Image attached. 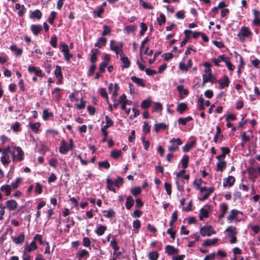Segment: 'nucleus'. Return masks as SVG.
Masks as SVG:
<instances>
[{
    "label": "nucleus",
    "instance_id": "obj_1",
    "mask_svg": "<svg viewBox=\"0 0 260 260\" xmlns=\"http://www.w3.org/2000/svg\"><path fill=\"white\" fill-rule=\"evenodd\" d=\"M11 157L14 162L21 161L24 159V152L20 147H11Z\"/></svg>",
    "mask_w": 260,
    "mask_h": 260
},
{
    "label": "nucleus",
    "instance_id": "obj_2",
    "mask_svg": "<svg viewBox=\"0 0 260 260\" xmlns=\"http://www.w3.org/2000/svg\"><path fill=\"white\" fill-rule=\"evenodd\" d=\"M10 154L11 155V147L7 146L2 149L1 161L4 166H7L10 163Z\"/></svg>",
    "mask_w": 260,
    "mask_h": 260
},
{
    "label": "nucleus",
    "instance_id": "obj_3",
    "mask_svg": "<svg viewBox=\"0 0 260 260\" xmlns=\"http://www.w3.org/2000/svg\"><path fill=\"white\" fill-rule=\"evenodd\" d=\"M252 32L249 28L246 26H243L241 28L237 36L241 42H243L246 39L251 38Z\"/></svg>",
    "mask_w": 260,
    "mask_h": 260
},
{
    "label": "nucleus",
    "instance_id": "obj_4",
    "mask_svg": "<svg viewBox=\"0 0 260 260\" xmlns=\"http://www.w3.org/2000/svg\"><path fill=\"white\" fill-rule=\"evenodd\" d=\"M225 233H228L227 237L231 238L230 241L231 244H234L237 242L236 235L238 231L235 226H229L225 230Z\"/></svg>",
    "mask_w": 260,
    "mask_h": 260
},
{
    "label": "nucleus",
    "instance_id": "obj_5",
    "mask_svg": "<svg viewBox=\"0 0 260 260\" xmlns=\"http://www.w3.org/2000/svg\"><path fill=\"white\" fill-rule=\"evenodd\" d=\"M73 141L72 139L70 140L69 145L65 141L62 140L60 144L59 151L60 153L65 154L68 153L69 150L73 149Z\"/></svg>",
    "mask_w": 260,
    "mask_h": 260
},
{
    "label": "nucleus",
    "instance_id": "obj_6",
    "mask_svg": "<svg viewBox=\"0 0 260 260\" xmlns=\"http://www.w3.org/2000/svg\"><path fill=\"white\" fill-rule=\"evenodd\" d=\"M214 190L213 187H209L207 188L206 187H202L200 189V192L202 197L199 198L200 201H204L207 199L210 194L212 193Z\"/></svg>",
    "mask_w": 260,
    "mask_h": 260
},
{
    "label": "nucleus",
    "instance_id": "obj_7",
    "mask_svg": "<svg viewBox=\"0 0 260 260\" xmlns=\"http://www.w3.org/2000/svg\"><path fill=\"white\" fill-rule=\"evenodd\" d=\"M170 143L171 144V145L168 147V150L170 151L177 150L178 149V146L181 145L182 143L180 138H173L170 140Z\"/></svg>",
    "mask_w": 260,
    "mask_h": 260
},
{
    "label": "nucleus",
    "instance_id": "obj_8",
    "mask_svg": "<svg viewBox=\"0 0 260 260\" xmlns=\"http://www.w3.org/2000/svg\"><path fill=\"white\" fill-rule=\"evenodd\" d=\"M201 234L202 236H210L212 234H215V232L213 230L211 226H204L201 228L200 230Z\"/></svg>",
    "mask_w": 260,
    "mask_h": 260
},
{
    "label": "nucleus",
    "instance_id": "obj_9",
    "mask_svg": "<svg viewBox=\"0 0 260 260\" xmlns=\"http://www.w3.org/2000/svg\"><path fill=\"white\" fill-rule=\"evenodd\" d=\"M123 44L122 42L120 43V45L118 46L115 44L114 40L110 41V49L115 52L116 55L119 54L122 51Z\"/></svg>",
    "mask_w": 260,
    "mask_h": 260
},
{
    "label": "nucleus",
    "instance_id": "obj_10",
    "mask_svg": "<svg viewBox=\"0 0 260 260\" xmlns=\"http://www.w3.org/2000/svg\"><path fill=\"white\" fill-rule=\"evenodd\" d=\"M239 213H241V212L236 209L232 210L229 214V215L227 217L228 222L231 223L234 220H236V221H239L240 220L237 219V215Z\"/></svg>",
    "mask_w": 260,
    "mask_h": 260
},
{
    "label": "nucleus",
    "instance_id": "obj_11",
    "mask_svg": "<svg viewBox=\"0 0 260 260\" xmlns=\"http://www.w3.org/2000/svg\"><path fill=\"white\" fill-rule=\"evenodd\" d=\"M118 86L117 84H113L110 83L109 85V92L112 95V98L114 101L117 95Z\"/></svg>",
    "mask_w": 260,
    "mask_h": 260
},
{
    "label": "nucleus",
    "instance_id": "obj_12",
    "mask_svg": "<svg viewBox=\"0 0 260 260\" xmlns=\"http://www.w3.org/2000/svg\"><path fill=\"white\" fill-rule=\"evenodd\" d=\"M37 249V246L34 240L32 241L29 244H26L24 246L23 253L25 254L26 253H29Z\"/></svg>",
    "mask_w": 260,
    "mask_h": 260
},
{
    "label": "nucleus",
    "instance_id": "obj_13",
    "mask_svg": "<svg viewBox=\"0 0 260 260\" xmlns=\"http://www.w3.org/2000/svg\"><path fill=\"white\" fill-rule=\"evenodd\" d=\"M217 82L219 84V88L223 89L229 86L230 83V80L229 77L225 75L222 78L217 80Z\"/></svg>",
    "mask_w": 260,
    "mask_h": 260
},
{
    "label": "nucleus",
    "instance_id": "obj_14",
    "mask_svg": "<svg viewBox=\"0 0 260 260\" xmlns=\"http://www.w3.org/2000/svg\"><path fill=\"white\" fill-rule=\"evenodd\" d=\"M235 182V178L233 176H229L227 178L223 179V185L224 187H231Z\"/></svg>",
    "mask_w": 260,
    "mask_h": 260
},
{
    "label": "nucleus",
    "instance_id": "obj_15",
    "mask_svg": "<svg viewBox=\"0 0 260 260\" xmlns=\"http://www.w3.org/2000/svg\"><path fill=\"white\" fill-rule=\"evenodd\" d=\"M120 60L122 63V67L124 68H127L130 66V61L127 56H125L123 52L120 53Z\"/></svg>",
    "mask_w": 260,
    "mask_h": 260
},
{
    "label": "nucleus",
    "instance_id": "obj_16",
    "mask_svg": "<svg viewBox=\"0 0 260 260\" xmlns=\"http://www.w3.org/2000/svg\"><path fill=\"white\" fill-rule=\"evenodd\" d=\"M88 256L89 253L85 249L80 250L76 253V257L78 260H82L83 258L86 259Z\"/></svg>",
    "mask_w": 260,
    "mask_h": 260
},
{
    "label": "nucleus",
    "instance_id": "obj_17",
    "mask_svg": "<svg viewBox=\"0 0 260 260\" xmlns=\"http://www.w3.org/2000/svg\"><path fill=\"white\" fill-rule=\"evenodd\" d=\"M219 207L221 213L219 215L218 220H220L224 217L225 214L228 210V206L225 203H222L220 205Z\"/></svg>",
    "mask_w": 260,
    "mask_h": 260
},
{
    "label": "nucleus",
    "instance_id": "obj_18",
    "mask_svg": "<svg viewBox=\"0 0 260 260\" xmlns=\"http://www.w3.org/2000/svg\"><path fill=\"white\" fill-rule=\"evenodd\" d=\"M6 207L9 211L15 210L17 207V202L14 200H10L6 202Z\"/></svg>",
    "mask_w": 260,
    "mask_h": 260
},
{
    "label": "nucleus",
    "instance_id": "obj_19",
    "mask_svg": "<svg viewBox=\"0 0 260 260\" xmlns=\"http://www.w3.org/2000/svg\"><path fill=\"white\" fill-rule=\"evenodd\" d=\"M228 57L225 56L224 55H221L218 56L217 58H213L212 61L216 66L218 67L219 66V63L222 61H224L225 62Z\"/></svg>",
    "mask_w": 260,
    "mask_h": 260
},
{
    "label": "nucleus",
    "instance_id": "obj_20",
    "mask_svg": "<svg viewBox=\"0 0 260 260\" xmlns=\"http://www.w3.org/2000/svg\"><path fill=\"white\" fill-rule=\"evenodd\" d=\"M11 50L16 56H20L22 53V49L18 48L15 44H13L10 46Z\"/></svg>",
    "mask_w": 260,
    "mask_h": 260
},
{
    "label": "nucleus",
    "instance_id": "obj_21",
    "mask_svg": "<svg viewBox=\"0 0 260 260\" xmlns=\"http://www.w3.org/2000/svg\"><path fill=\"white\" fill-rule=\"evenodd\" d=\"M54 75L56 78H58V83H60L62 79V75L61 67L59 66L56 67V69L54 71Z\"/></svg>",
    "mask_w": 260,
    "mask_h": 260
},
{
    "label": "nucleus",
    "instance_id": "obj_22",
    "mask_svg": "<svg viewBox=\"0 0 260 260\" xmlns=\"http://www.w3.org/2000/svg\"><path fill=\"white\" fill-rule=\"evenodd\" d=\"M213 78H214V76L212 74H203L202 75L203 85H204L207 82H212V79Z\"/></svg>",
    "mask_w": 260,
    "mask_h": 260
},
{
    "label": "nucleus",
    "instance_id": "obj_23",
    "mask_svg": "<svg viewBox=\"0 0 260 260\" xmlns=\"http://www.w3.org/2000/svg\"><path fill=\"white\" fill-rule=\"evenodd\" d=\"M28 71L29 73L34 72L37 76L42 77L43 76L42 71L40 69H37L34 66H29L28 67Z\"/></svg>",
    "mask_w": 260,
    "mask_h": 260
},
{
    "label": "nucleus",
    "instance_id": "obj_24",
    "mask_svg": "<svg viewBox=\"0 0 260 260\" xmlns=\"http://www.w3.org/2000/svg\"><path fill=\"white\" fill-rule=\"evenodd\" d=\"M31 30L35 36H37L42 30V27L41 25L32 24L30 27Z\"/></svg>",
    "mask_w": 260,
    "mask_h": 260
},
{
    "label": "nucleus",
    "instance_id": "obj_25",
    "mask_svg": "<svg viewBox=\"0 0 260 260\" xmlns=\"http://www.w3.org/2000/svg\"><path fill=\"white\" fill-rule=\"evenodd\" d=\"M25 239L24 234L22 233L20 234L18 237L13 238V241L17 245L22 244Z\"/></svg>",
    "mask_w": 260,
    "mask_h": 260
},
{
    "label": "nucleus",
    "instance_id": "obj_26",
    "mask_svg": "<svg viewBox=\"0 0 260 260\" xmlns=\"http://www.w3.org/2000/svg\"><path fill=\"white\" fill-rule=\"evenodd\" d=\"M107 230V227L102 224H99L97 225V228L95 231L96 234L98 236H102Z\"/></svg>",
    "mask_w": 260,
    "mask_h": 260
},
{
    "label": "nucleus",
    "instance_id": "obj_27",
    "mask_svg": "<svg viewBox=\"0 0 260 260\" xmlns=\"http://www.w3.org/2000/svg\"><path fill=\"white\" fill-rule=\"evenodd\" d=\"M134 204V200L133 198L129 196L127 197L126 202H125V207L127 210H130L132 206Z\"/></svg>",
    "mask_w": 260,
    "mask_h": 260
},
{
    "label": "nucleus",
    "instance_id": "obj_28",
    "mask_svg": "<svg viewBox=\"0 0 260 260\" xmlns=\"http://www.w3.org/2000/svg\"><path fill=\"white\" fill-rule=\"evenodd\" d=\"M187 108V104L185 103H178L177 108V111L180 113L182 114Z\"/></svg>",
    "mask_w": 260,
    "mask_h": 260
},
{
    "label": "nucleus",
    "instance_id": "obj_29",
    "mask_svg": "<svg viewBox=\"0 0 260 260\" xmlns=\"http://www.w3.org/2000/svg\"><path fill=\"white\" fill-rule=\"evenodd\" d=\"M106 182L107 185V188H108V189L115 193L116 191V189L113 187L114 185V181L108 177L106 179Z\"/></svg>",
    "mask_w": 260,
    "mask_h": 260
},
{
    "label": "nucleus",
    "instance_id": "obj_30",
    "mask_svg": "<svg viewBox=\"0 0 260 260\" xmlns=\"http://www.w3.org/2000/svg\"><path fill=\"white\" fill-rule=\"evenodd\" d=\"M131 80L135 83H136L138 85L141 86L142 87H145V84L144 82V80L142 79L138 78L135 76L131 77Z\"/></svg>",
    "mask_w": 260,
    "mask_h": 260
},
{
    "label": "nucleus",
    "instance_id": "obj_31",
    "mask_svg": "<svg viewBox=\"0 0 260 260\" xmlns=\"http://www.w3.org/2000/svg\"><path fill=\"white\" fill-rule=\"evenodd\" d=\"M218 241V239L216 238L213 239H207L204 242L205 246H210L216 244Z\"/></svg>",
    "mask_w": 260,
    "mask_h": 260
},
{
    "label": "nucleus",
    "instance_id": "obj_32",
    "mask_svg": "<svg viewBox=\"0 0 260 260\" xmlns=\"http://www.w3.org/2000/svg\"><path fill=\"white\" fill-rule=\"evenodd\" d=\"M177 90L180 94V98L183 99V95H186L188 94V91L187 89H184L183 85H179L177 86Z\"/></svg>",
    "mask_w": 260,
    "mask_h": 260
},
{
    "label": "nucleus",
    "instance_id": "obj_33",
    "mask_svg": "<svg viewBox=\"0 0 260 260\" xmlns=\"http://www.w3.org/2000/svg\"><path fill=\"white\" fill-rule=\"evenodd\" d=\"M29 125L31 129L35 133H37L39 131L41 124L39 122L33 123L31 122H29Z\"/></svg>",
    "mask_w": 260,
    "mask_h": 260
},
{
    "label": "nucleus",
    "instance_id": "obj_34",
    "mask_svg": "<svg viewBox=\"0 0 260 260\" xmlns=\"http://www.w3.org/2000/svg\"><path fill=\"white\" fill-rule=\"evenodd\" d=\"M42 16V13L39 10H36L32 11L30 15V18L31 19H35L37 18L38 19H40Z\"/></svg>",
    "mask_w": 260,
    "mask_h": 260
},
{
    "label": "nucleus",
    "instance_id": "obj_35",
    "mask_svg": "<svg viewBox=\"0 0 260 260\" xmlns=\"http://www.w3.org/2000/svg\"><path fill=\"white\" fill-rule=\"evenodd\" d=\"M226 162L225 161H218L216 164V170L220 172H222L223 170L225 168Z\"/></svg>",
    "mask_w": 260,
    "mask_h": 260
},
{
    "label": "nucleus",
    "instance_id": "obj_36",
    "mask_svg": "<svg viewBox=\"0 0 260 260\" xmlns=\"http://www.w3.org/2000/svg\"><path fill=\"white\" fill-rule=\"evenodd\" d=\"M192 120V118L189 116L185 118L180 117L178 119V122L179 124L185 125L186 124Z\"/></svg>",
    "mask_w": 260,
    "mask_h": 260
},
{
    "label": "nucleus",
    "instance_id": "obj_37",
    "mask_svg": "<svg viewBox=\"0 0 260 260\" xmlns=\"http://www.w3.org/2000/svg\"><path fill=\"white\" fill-rule=\"evenodd\" d=\"M11 186L9 185H4L1 186V190L5 192L7 196H8L11 193Z\"/></svg>",
    "mask_w": 260,
    "mask_h": 260
},
{
    "label": "nucleus",
    "instance_id": "obj_38",
    "mask_svg": "<svg viewBox=\"0 0 260 260\" xmlns=\"http://www.w3.org/2000/svg\"><path fill=\"white\" fill-rule=\"evenodd\" d=\"M167 128V125L164 123H156L154 125V131L158 132L160 129H165Z\"/></svg>",
    "mask_w": 260,
    "mask_h": 260
},
{
    "label": "nucleus",
    "instance_id": "obj_39",
    "mask_svg": "<svg viewBox=\"0 0 260 260\" xmlns=\"http://www.w3.org/2000/svg\"><path fill=\"white\" fill-rule=\"evenodd\" d=\"M136 30L135 26L133 25H129L124 28L123 32L126 34H129L133 32Z\"/></svg>",
    "mask_w": 260,
    "mask_h": 260
},
{
    "label": "nucleus",
    "instance_id": "obj_40",
    "mask_svg": "<svg viewBox=\"0 0 260 260\" xmlns=\"http://www.w3.org/2000/svg\"><path fill=\"white\" fill-rule=\"evenodd\" d=\"M208 216V211L207 210L202 208L200 210V214H199V219L201 220H202L204 218H207Z\"/></svg>",
    "mask_w": 260,
    "mask_h": 260
},
{
    "label": "nucleus",
    "instance_id": "obj_41",
    "mask_svg": "<svg viewBox=\"0 0 260 260\" xmlns=\"http://www.w3.org/2000/svg\"><path fill=\"white\" fill-rule=\"evenodd\" d=\"M152 103V101L150 98H148L142 101L141 106L142 108L146 109L149 107Z\"/></svg>",
    "mask_w": 260,
    "mask_h": 260
},
{
    "label": "nucleus",
    "instance_id": "obj_42",
    "mask_svg": "<svg viewBox=\"0 0 260 260\" xmlns=\"http://www.w3.org/2000/svg\"><path fill=\"white\" fill-rule=\"evenodd\" d=\"M99 53L100 51L97 49L94 50H92V54L90 58V60L92 63H94L96 62L97 60V54Z\"/></svg>",
    "mask_w": 260,
    "mask_h": 260
},
{
    "label": "nucleus",
    "instance_id": "obj_43",
    "mask_svg": "<svg viewBox=\"0 0 260 260\" xmlns=\"http://www.w3.org/2000/svg\"><path fill=\"white\" fill-rule=\"evenodd\" d=\"M148 256L150 260H157L158 259L159 254L157 251H152L148 253Z\"/></svg>",
    "mask_w": 260,
    "mask_h": 260
},
{
    "label": "nucleus",
    "instance_id": "obj_44",
    "mask_svg": "<svg viewBox=\"0 0 260 260\" xmlns=\"http://www.w3.org/2000/svg\"><path fill=\"white\" fill-rule=\"evenodd\" d=\"M104 8L102 6H99L96 10L93 11L94 17H101V14L104 12Z\"/></svg>",
    "mask_w": 260,
    "mask_h": 260
},
{
    "label": "nucleus",
    "instance_id": "obj_45",
    "mask_svg": "<svg viewBox=\"0 0 260 260\" xmlns=\"http://www.w3.org/2000/svg\"><path fill=\"white\" fill-rule=\"evenodd\" d=\"M195 144V142L194 141H191L189 143L186 144L183 147L182 150L184 152H186L189 151V150L192 148L194 145Z\"/></svg>",
    "mask_w": 260,
    "mask_h": 260
},
{
    "label": "nucleus",
    "instance_id": "obj_46",
    "mask_svg": "<svg viewBox=\"0 0 260 260\" xmlns=\"http://www.w3.org/2000/svg\"><path fill=\"white\" fill-rule=\"evenodd\" d=\"M22 180V178L20 177L17 178L15 181H13L11 183V187L13 189L17 188L19 184L20 183L21 181Z\"/></svg>",
    "mask_w": 260,
    "mask_h": 260
},
{
    "label": "nucleus",
    "instance_id": "obj_47",
    "mask_svg": "<svg viewBox=\"0 0 260 260\" xmlns=\"http://www.w3.org/2000/svg\"><path fill=\"white\" fill-rule=\"evenodd\" d=\"M139 4L142 6L144 9L151 10L153 9V6L148 3L145 2L143 0H139Z\"/></svg>",
    "mask_w": 260,
    "mask_h": 260
},
{
    "label": "nucleus",
    "instance_id": "obj_48",
    "mask_svg": "<svg viewBox=\"0 0 260 260\" xmlns=\"http://www.w3.org/2000/svg\"><path fill=\"white\" fill-rule=\"evenodd\" d=\"M189 160V157L187 155H184L181 160L182 167L183 169H185L187 167L188 162Z\"/></svg>",
    "mask_w": 260,
    "mask_h": 260
},
{
    "label": "nucleus",
    "instance_id": "obj_49",
    "mask_svg": "<svg viewBox=\"0 0 260 260\" xmlns=\"http://www.w3.org/2000/svg\"><path fill=\"white\" fill-rule=\"evenodd\" d=\"M166 251L169 254L172 255L177 252V249H176L173 246L171 245H167L166 247Z\"/></svg>",
    "mask_w": 260,
    "mask_h": 260
},
{
    "label": "nucleus",
    "instance_id": "obj_50",
    "mask_svg": "<svg viewBox=\"0 0 260 260\" xmlns=\"http://www.w3.org/2000/svg\"><path fill=\"white\" fill-rule=\"evenodd\" d=\"M106 39L104 37H100L98 39L97 42L95 44V46L98 48L101 47V45H105L106 43Z\"/></svg>",
    "mask_w": 260,
    "mask_h": 260
},
{
    "label": "nucleus",
    "instance_id": "obj_51",
    "mask_svg": "<svg viewBox=\"0 0 260 260\" xmlns=\"http://www.w3.org/2000/svg\"><path fill=\"white\" fill-rule=\"evenodd\" d=\"M122 152L120 150H114L111 153V156L114 158L116 159L121 155Z\"/></svg>",
    "mask_w": 260,
    "mask_h": 260
},
{
    "label": "nucleus",
    "instance_id": "obj_52",
    "mask_svg": "<svg viewBox=\"0 0 260 260\" xmlns=\"http://www.w3.org/2000/svg\"><path fill=\"white\" fill-rule=\"evenodd\" d=\"M198 106L200 110L203 111L205 109L204 105V100L202 98H200L198 100Z\"/></svg>",
    "mask_w": 260,
    "mask_h": 260
},
{
    "label": "nucleus",
    "instance_id": "obj_53",
    "mask_svg": "<svg viewBox=\"0 0 260 260\" xmlns=\"http://www.w3.org/2000/svg\"><path fill=\"white\" fill-rule=\"evenodd\" d=\"M140 221L139 220L136 219L133 221V226L135 233L138 232V229L140 228Z\"/></svg>",
    "mask_w": 260,
    "mask_h": 260
},
{
    "label": "nucleus",
    "instance_id": "obj_54",
    "mask_svg": "<svg viewBox=\"0 0 260 260\" xmlns=\"http://www.w3.org/2000/svg\"><path fill=\"white\" fill-rule=\"evenodd\" d=\"M157 20L159 25H161L162 24H164L166 22L165 15L162 13H160L159 14V16L157 17Z\"/></svg>",
    "mask_w": 260,
    "mask_h": 260
},
{
    "label": "nucleus",
    "instance_id": "obj_55",
    "mask_svg": "<svg viewBox=\"0 0 260 260\" xmlns=\"http://www.w3.org/2000/svg\"><path fill=\"white\" fill-rule=\"evenodd\" d=\"M100 94L103 97L106 99L107 103H109V100L108 94L106 90L104 88H102L100 89Z\"/></svg>",
    "mask_w": 260,
    "mask_h": 260
},
{
    "label": "nucleus",
    "instance_id": "obj_56",
    "mask_svg": "<svg viewBox=\"0 0 260 260\" xmlns=\"http://www.w3.org/2000/svg\"><path fill=\"white\" fill-rule=\"evenodd\" d=\"M131 192L134 196H137L141 192V189L140 187H136L131 189Z\"/></svg>",
    "mask_w": 260,
    "mask_h": 260
},
{
    "label": "nucleus",
    "instance_id": "obj_57",
    "mask_svg": "<svg viewBox=\"0 0 260 260\" xmlns=\"http://www.w3.org/2000/svg\"><path fill=\"white\" fill-rule=\"evenodd\" d=\"M53 116V114L51 112H49L47 110H44L43 111V119L45 120L48 119L50 117Z\"/></svg>",
    "mask_w": 260,
    "mask_h": 260
},
{
    "label": "nucleus",
    "instance_id": "obj_58",
    "mask_svg": "<svg viewBox=\"0 0 260 260\" xmlns=\"http://www.w3.org/2000/svg\"><path fill=\"white\" fill-rule=\"evenodd\" d=\"M60 89L59 88L56 87L52 91V94L55 95V98L57 101H59L60 99Z\"/></svg>",
    "mask_w": 260,
    "mask_h": 260
},
{
    "label": "nucleus",
    "instance_id": "obj_59",
    "mask_svg": "<svg viewBox=\"0 0 260 260\" xmlns=\"http://www.w3.org/2000/svg\"><path fill=\"white\" fill-rule=\"evenodd\" d=\"M123 178L121 177L118 176L117 179L114 181V184L115 186L119 187L123 184Z\"/></svg>",
    "mask_w": 260,
    "mask_h": 260
},
{
    "label": "nucleus",
    "instance_id": "obj_60",
    "mask_svg": "<svg viewBox=\"0 0 260 260\" xmlns=\"http://www.w3.org/2000/svg\"><path fill=\"white\" fill-rule=\"evenodd\" d=\"M204 66L205 67V69L204 70V73L206 74H212V70L211 69V64L208 62H205L204 63Z\"/></svg>",
    "mask_w": 260,
    "mask_h": 260
},
{
    "label": "nucleus",
    "instance_id": "obj_61",
    "mask_svg": "<svg viewBox=\"0 0 260 260\" xmlns=\"http://www.w3.org/2000/svg\"><path fill=\"white\" fill-rule=\"evenodd\" d=\"M143 131L145 134H147L150 132V126L147 121H144L143 126Z\"/></svg>",
    "mask_w": 260,
    "mask_h": 260
},
{
    "label": "nucleus",
    "instance_id": "obj_62",
    "mask_svg": "<svg viewBox=\"0 0 260 260\" xmlns=\"http://www.w3.org/2000/svg\"><path fill=\"white\" fill-rule=\"evenodd\" d=\"M106 214L104 215L106 218H112L115 215V212L113 209H110L108 211H105Z\"/></svg>",
    "mask_w": 260,
    "mask_h": 260
},
{
    "label": "nucleus",
    "instance_id": "obj_63",
    "mask_svg": "<svg viewBox=\"0 0 260 260\" xmlns=\"http://www.w3.org/2000/svg\"><path fill=\"white\" fill-rule=\"evenodd\" d=\"M59 48L61 49L63 54L69 52V46L67 44H61L59 45Z\"/></svg>",
    "mask_w": 260,
    "mask_h": 260
},
{
    "label": "nucleus",
    "instance_id": "obj_64",
    "mask_svg": "<svg viewBox=\"0 0 260 260\" xmlns=\"http://www.w3.org/2000/svg\"><path fill=\"white\" fill-rule=\"evenodd\" d=\"M225 63L229 70L233 71L234 70L235 66L233 64H232L229 57H228V58L225 60Z\"/></svg>",
    "mask_w": 260,
    "mask_h": 260
}]
</instances>
